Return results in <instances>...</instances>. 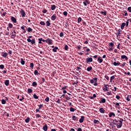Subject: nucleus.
Here are the masks:
<instances>
[{"label":"nucleus","instance_id":"bb28decb","mask_svg":"<svg viewBox=\"0 0 131 131\" xmlns=\"http://www.w3.org/2000/svg\"><path fill=\"white\" fill-rule=\"evenodd\" d=\"M113 65L114 66H119V65H120V62H114Z\"/></svg>","mask_w":131,"mask_h":131},{"label":"nucleus","instance_id":"864d4df0","mask_svg":"<svg viewBox=\"0 0 131 131\" xmlns=\"http://www.w3.org/2000/svg\"><path fill=\"white\" fill-rule=\"evenodd\" d=\"M114 78H115V76H112L111 77V79H110L111 82L112 81V80H113V79H114Z\"/></svg>","mask_w":131,"mask_h":131},{"label":"nucleus","instance_id":"f3484780","mask_svg":"<svg viewBox=\"0 0 131 131\" xmlns=\"http://www.w3.org/2000/svg\"><path fill=\"white\" fill-rule=\"evenodd\" d=\"M4 83L6 86H9V84H10V80H6Z\"/></svg>","mask_w":131,"mask_h":131},{"label":"nucleus","instance_id":"680f3d73","mask_svg":"<svg viewBox=\"0 0 131 131\" xmlns=\"http://www.w3.org/2000/svg\"><path fill=\"white\" fill-rule=\"evenodd\" d=\"M8 54H9V55H12V51L9 50H8Z\"/></svg>","mask_w":131,"mask_h":131},{"label":"nucleus","instance_id":"4be33fe9","mask_svg":"<svg viewBox=\"0 0 131 131\" xmlns=\"http://www.w3.org/2000/svg\"><path fill=\"white\" fill-rule=\"evenodd\" d=\"M43 129L44 131L48 130V125L46 124L43 126Z\"/></svg>","mask_w":131,"mask_h":131},{"label":"nucleus","instance_id":"423d86ee","mask_svg":"<svg viewBox=\"0 0 131 131\" xmlns=\"http://www.w3.org/2000/svg\"><path fill=\"white\" fill-rule=\"evenodd\" d=\"M20 13L21 14V15L23 17H25V15H26L25 14V11L23 9H20Z\"/></svg>","mask_w":131,"mask_h":131},{"label":"nucleus","instance_id":"79ce46f5","mask_svg":"<svg viewBox=\"0 0 131 131\" xmlns=\"http://www.w3.org/2000/svg\"><path fill=\"white\" fill-rule=\"evenodd\" d=\"M8 27L9 28H13V24H12L11 23H9L8 24Z\"/></svg>","mask_w":131,"mask_h":131},{"label":"nucleus","instance_id":"0eeeda50","mask_svg":"<svg viewBox=\"0 0 131 131\" xmlns=\"http://www.w3.org/2000/svg\"><path fill=\"white\" fill-rule=\"evenodd\" d=\"M93 62V58L89 57L86 59V63H90Z\"/></svg>","mask_w":131,"mask_h":131},{"label":"nucleus","instance_id":"0e129e2a","mask_svg":"<svg viewBox=\"0 0 131 131\" xmlns=\"http://www.w3.org/2000/svg\"><path fill=\"white\" fill-rule=\"evenodd\" d=\"M116 98L117 99V100H119V99H120V96H119V95H116Z\"/></svg>","mask_w":131,"mask_h":131},{"label":"nucleus","instance_id":"a878e982","mask_svg":"<svg viewBox=\"0 0 131 131\" xmlns=\"http://www.w3.org/2000/svg\"><path fill=\"white\" fill-rule=\"evenodd\" d=\"M51 9L52 11H54V10H55L56 9V5H51Z\"/></svg>","mask_w":131,"mask_h":131},{"label":"nucleus","instance_id":"e433bc0d","mask_svg":"<svg viewBox=\"0 0 131 131\" xmlns=\"http://www.w3.org/2000/svg\"><path fill=\"white\" fill-rule=\"evenodd\" d=\"M108 46L109 47H111V48H113V47H114V43L110 42L108 43Z\"/></svg>","mask_w":131,"mask_h":131},{"label":"nucleus","instance_id":"3c124183","mask_svg":"<svg viewBox=\"0 0 131 131\" xmlns=\"http://www.w3.org/2000/svg\"><path fill=\"white\" fill-rule=\"evenodd\" d=\"M35 116H36V118H39V117H41V116H40V115H39L38 114H36Z\"/></svg>","mask_w":131,"mask_h":131},{"label":"nucleus","instance_id":"a19ab883","mask_svg":"<svg viewBox=\"0 0 131 131\" xmlns=\"http://www.w3.org/2000/svg\"><path fill=\"white\" fill-rule=\"evenodd\" d=\"M47 12H48V10L46 9H43V10L42 11V13H43V14H46Z\"/></svg>","mask_w":131,"mask_h":131},{"label":"nucleus","instance_id":"4c0bfd02","mask_svg":"<svg viewBox=\"0 0 131 131\" xmlns=\"http://www.w3.org/2000/svg\"><path fill=\"white\" fill-rule=\"evenodd\" d=\"M32 86H36L37 85V83L36 82L34 81L32 84Z\"/></svg>","mask_w":131,"mask_h":131},{"label":"nucleus","instance_id":"6ab92c4d","mask_svg":"<svg viewBox=\"0 0 131 131\" xmlns=\"http://www.w3.org/2000/svg\"><path fill=\"white\" fill-rule=\"evenodd\" d=\"M7 56L8 53L7 52H2V57H4V58H7Z\"/></svg>","mask_w":131,"mask_h":131},{"label":"nucleus","instance_id":"4d7b16f0","mask_svg":"<svg viewBox=\"0 0 131 131\" xmlns=\"http://www.w3.org/2000/svg\"><path fill=\"white\" fill-rule=\"evenodd\" d=\"M125 74L127 75H129V76H131L130 73L129 72H125Z\"/></svg>","mask_w":131,"mask_h":131},{"label":"nucleus","instance_id":"f257e3e1","mask_svg":"<svg viewBox=\"0 0 131 131\" xmlns=\"http://www.w3.org/2000/svg\"><path fill=\"white\" fill-rule=\"evenodd\" d=\"M122 121H123V119L119 118V119L118 120H114L113 123L116 125L118 128H120L122 126Z\"/></svg>","mask_w":131,"mask_h":131},{"label":"nucleus","instance_id":"393cba45","mask_svg":"<svg viewBox=\"0 0 131 131\" xmlns=\"http://www.w3.org/2000/svg\"><path fill=\"white\" fill-rule=\"evenodd\" d=\"M34 67V63L33 62H31L30 64V68H31V69H33Z\"/></svg>","mask_w":131,"mask_h":131},{"label":"nucleus","instance_id":"8fccbe9b","mask_svg":"<svg viewBox=\"0 0 131 131\" xmlns=\"http://www.w3.org/2000/svg\"><path fill=\"white\" fill-rule=\"evenodd\" d=\"M40 25H43V26L46 25V23H45V21H42L40 22Z\"/></svg>","mask_w":131,"mask_h":131},{"label":"nucleus","instance_id":"9b49d317","mask_svg":"<svg viewBox=\"0 0 131 131\" xmlns=\"http://www.w3.org/2000/svg\"><path fill=\"white\" fill-rule=\"evenodd\" d=\"M100 104H102V103H106V99L105 98H101L100 99V101H99Z\"/></svg>","mask_w":131,"mask_h":131},{"label":"nucleus","instance_id":"9d476101","mask_svg":"<svg viewBox=\"0 0 131 131\" xmlns=\"http://www.w3.org/2000/svg\"><path fill=\"white\" fill-rule=\"evenodd\" d=\"M97 61L98 63H102L103 62V59H102V57L101 56H99L97 58Z\"/></svg>","mask_w":131,"mask_h":131},{"label":"nucleus","instance_id":"2f4dec72","mask_svg":"<svg viewBox=\"0 0 131 131\" xmlns=\"http://www.w3.org/2000/svg\"><path fill=\"white\" fill-rule=\"evenodd\" d=\"M1 103H2V105H5V104H6V103H7V101L5 99H2L1 100Z\"/></svg>","mask_w":131,"mask_h":131},{"label":"nucleus","instance_id":"20e7f679","mask_svg":"<svg viewBox=\"0 0 131 131\" xmlns=\"http://www.w3.org/2000/svg\"><path fill=\"white\" fill-rule=\"evenodd\" d=\"M76 70L77 71H79V73L78 72H77L76 73L77 74H78V75H80V74H81V68L79 67H76Z\"/></svg>","mask_w":131,"mask_h":131},{"label":"nucleus","instance_id":"dca6fc26","mask_svg":"<svg viewBox=\"0 0 131 131\" xmlns=\"http://www.w3.org/2000/svg\"><path fill=\"white\" fill-rule=\"evenodd\" d=\"M11 21L14 23H16V22H17V19H16L14 16H11Z\"/></svg>","mask_w":131,"mask_h":131},{"label":"nucleus","instance_id":"e2e57ef3","mask_svg":"<svg viewBox=\"0 0 131 131\" xmlns=\"http://www.w3.org/2000/svg\"><path fill=\"white\" fill-rule=\"evenodd\" d=\"M38 106H39V108H38L40 110V108H41L43 106V104H40V105H38Z\"/></svg>","mask_w":131,"mask_h":131},{"label":"nucleus","instance_id":"39448f33","mask_svg":"<svg viewBox=\"0 0 131 131\" xmlns=\"http://www.w3.org/2000/svg\"><path fill=\"white\" fill-rule=\"evenodd\" d=\"M83 4L84 6H85V7H86V6H88V5H90V4H91V3L90 2V0H85L83 2Z\"/></svg>","mask_w":131,"mask_h":131},{"label":"nucleus","instance_id":"bf43d9fd","mask_svg":"<svg viewBox=\"0 0 131 131\" xmlns=\"http://www.w3.org/2000/svg\"><path fill=\"white\" fill-rule=\"evenodd\" d=\"M3 74H6V73H7V69H5V70H4L3 72H2Z\"/></svg>","mask_w":131,"mask_h":131},{"label":"nucleus","instance_id":"774afa93","mask_svg":"<svg viewBox=\"0 0 131 131\" xmlns=\"http://www.w3.org/2000/svg\"><path fill=\"white\" fill-rule=\"evenodd\" d=\"M105 78H106L107 80H109V76L105 75Z\"/></svg>","mask_w":131,"mask_h":131},{"label":"nucleus","instance_id":"69168bd1","mask_svg":"<svg viewBox=\"0 0 131 131\" xmlns=\"http://www.w3.org/2000/svg\"><path fill=\"white\" fill-rule=\"evenodd\" d=\"M128 21H127H127H126V27H128Z\"/></svg>","mask_w":131,"mask_h":131},{"label":"nucleus","instance_id":"f8f14e48","mask_svg":"<svg viewBox=\"0 0 131 131\" xmlns=\"http://www.w3.org/2000/svg\"><path fill=\"white\" fill-rule=\"evenodd\" d=\"M106 111H105L104 110V107H101L100 108H99V112H100V113H102L103 114H104V113H105Z\"/></svg>","mask_w":131,"mask_h":131},{"label":"nucleus","instance_id":"f704fd0d","mask_svg":"<svg viewBox=\"0 0 131 131\" xmlns=\"http://www.w3.org/2000/svg\"><path fill=\"white\" fill-rule=\"evenodd\" d=\"M93 122H94V123H95V124H98V123H100V121H99V120H96V119H94V120Z\"/></svg>","mask_w":131,"mask_h":131},{"label":"nucleus","instance_id":"7ed1b4c3","mask_svg":"<svg viewBox=\"0 0 131 131\" xmlns=\"http://www.w3.org/2000/svg\"><path fill=\"white\" fill-rule=\"evenodd\" d=\"M104 86H105V88H102V90L104 92H106V91H109L110 89L109 88H107V86H109V84H104Z\"/></svg>","mask_w":131,"mask_h":131},{"label":"nucleus","instance_id":"c03bdc74","mask_svg":"<svg viewBox=\"0 0 131 131\" xmlns=\"http://www.w3.org/2000/svg\"><path fill=\"white\" fill-rule=\"evenodd\" d=\"M45 101L46 102H50V98L49 97H47L46 99H45Z\"/></svg>","mask_w":131,"mask_h":131},{"label":"nucleus","instance_id":"4468645a","mask_svg":"<svg viewBox=\"0 0 131 131\" xmlns=\"http://www.w3.org/2000/svg\"><path fill=\"white\" fill-rule=\"evenodd\" d=\"M25 28H27V27L25 26V25L21 27V29L24 30L23 33H26V30H25Z\"/></svg>","mask_w":131,"mask_h":131},{"label":"nucleus","instance_id":"58836bf2","mask_svg":"<svg viewBox=\"0 0 131 131\" xmlns=\"http://www.w3.org/2000/svg\"><path fill=\"white\" fill-rule=\"evenodd\" d=\"M33 98H34V99H38V96L37 95H36L35 94H34L33 95Z\"/></svg>","mask_w":131,"mask_h":131},{"label":"nucleus","instance_id":"052dcab7","mask_svg":"<svg viewBox=\"0 0 131 131\" xmlns=\"http://www.w3.org/2000/svg\"><path fill=\"white\" fill-rule=\"evenodd\" d=\"M66 100H70V97H68V96L67 95H66Z\"/></svg>","mask_w":131,"mask_h":131},{"label":"nucleus","instance_id":"ddd939ff","mask_svg":"<svg viewBox=\"0 0 131 131\" xmlns=\"http://www.w3.org/2000/svg\"><path fill=\"white\" fill-rule=\"evenodd\" d=\"M83 120H84V116H82L79 120L80 123H82V122H83Z\"/></svg>","mask_w":131,"mask_h":131},{"label":"nucleus","instance_id":"aec40b11","mask_svg":"<svg viewBox=\"0 0 131 131\" xmlns=\"http://www.w3.org/2000/svg\"><path fill=\"white\" fill-rule=\"evenodd\" d=\"M121 59H125V60H126V61H127V60H128V58H127V56L126 55H122Z\"/></svg>","mask_w":131,"mask_h":131},{"label":"nucleus","instance_id":"5701e85b","mask_svg":"<svg viewBox=\"0 0 131 131\" xmlns=\"http://www.w3.org/2000/svg\"><path fill=\"white\" fill-rule=\"evenodd\" d=\"M100 14H102L104 16H106V15H107V12L105 10H104V11H101Z\"/></svg>","mask_w":131,"mask_h":131},{"label":"nucleus","instance_id":"6e6d98bb","mask_svg":"<svg viewBox=\"0 0 131 131\" xmlns=\"http://www.w3.org/2000/svg\"><path fill=\"white\" fill-rule=\"evenodd\" d=\"M123 16H127V11H125L124 13H123Z\"/></svg>","mask_w":131,"mask_h":131},{"label":"nucleus","instance_id":"1a4fd4ad","mask_svg":"<svg viewBox=\"0 0 131 131\" xmlns=\"http://www.w3.org/2000/svg\"><path fill=\"white\" fill-rule=\"evenodd\" d=\"M51 19L52 21H55V20L57 19V15L56 14H54L51 16Z\"/></svg>","mask_w":131,"mask_h":131},{"label":"nucleus","instance_id":"2eb2a0df","mask_svg":"<svg viewBox=\"0 0 131 131\" xmlns=\"http://www.w3.org/2000/svg\"><path fill=\"white\" fill-rule=\"evenodd\" d=\"M109 117H112V116H114V117H115V114L113 112H110L108 114Z\"/></svg>","mask_w":131,"mask_h":131},{"label":"nucleus","instance_id":"ea45409f","mask_svg":"<svg viewBox=\"0 0 131 131\" xmlns=\"http://www.w3.org/2000/svg\"><path fill=\"white\" fill-rule=\"evenodd\" d=\"M68 49H69V47H68V45H65L64 46V50L66 51H68Z\"/></svg>","mask_w":131,"mask_h":131},{"label":"nucleus","instance_id":"6e6552de","mask_svg":"<svg viewBox=\"0 0 131 131\" xmlns=\"http://www.w3.org/2000/svg\"><path fill=\"white\" fill-rule=\"evenodd\" d=\"M47 43H48V45H52L53 43V40L48 38L46 41Z\"/></svg>","mask_w":131,"mask_h":131},{"label":"nucleus","instance_id":"f03ea898","mask_svg":"<svg viewBox=\"0 0 131 131\" xmlns=\"http://www.w3.org/2000/svg\"><path fill=\"white\" fill-rule=\"evenodd\" d=\"M30 38H32V36L28 37V39H27L28 42H31V45H35V39L31 40Z\"/></svg>","mask_w":131,"mask_h":131},{"label":"nucleus","instance_id":"c9c22d12","mask_svg":"<svg viewBox=\"0 0 131 131\" xmlns=\"http://www.w3.org/2000/svg\"><path fill=\"white\" fill-rule=\"evenodd\" d=\"M58 47H55L53 49V52H54V53H56L57 52V50H58Z\"/></svg>","mask_w":131,"mask_h":131},{"label":"nucleus","instance_id":"b1692460","mask_svg":"<svg viewBox=\"0 0 131 131\" xmlns=\"http://www.w3.org/2000/svg\"><path fill=\"white\" fill-rule=\"evenodd\" d=\"M126 25V24L125 23H123L121 25V28L122 30L124 29V26H125Z\"/></svg>","mask_w":131,"mask_h":131},{"label":"nucleus","instance_id":"49530a36","mask_svg":"<svg viewBox=\"0 0 131 131\" xmlns=\"http://www.w3.org/2000/svg\"><path fill=\"white\" fill-rule=\"evenodd\" d=\"M5 68V66L4 64L0 65V69H4Z\"/></svg>","mask_w":131,"mask_h":131},{"label":"nucleus","instance_id":"c85d7f7f","mask_svg":"<svg viewBox=\"0 0 131 131\" xmlns=\"http://www.w3.org/2000/svg\"><path fill=\"white\" fill-rule=\"evenodd\" d=\"M20 63H21V65H25V61H24V60H23V58L20 59Z\"/></svg>","mask_w":131,"mask_h":131},{"label":"nucleus","instance_id":"09e8293b","mask_svg":"<svg viewBox=\"0 0 131 131\" xmlns=\"http://www.w3.org/2000/svg\"><path fill=\"white\" fill-rule=\"evenodd\" d=\"M59 36L60 37H63V36H64V33L63 32H60V33L59 34Z\"/></svg>","mask_w":131,"mask_h":131},{"label":"nucleus","instance_id":"603ef678","mask_svg":"<svg viewBox=\"0 0 131 131\" xmlns=\"http://www.w3.org/2000/svg\"><path fill=\"white\" fill-rule=\"evenodd\" d=\"M63 14L64 15V16H67V15H68V13L67 12V11H64Z\"/></svg>","mask_w":131,"mask_h":131},{"label":"nucleus","instance_id":"7c9ffc66","mask_svg":"<svg viewBox=\"0 0 131 131\" xmlns=\"http://www.w3.org/2000/svg\"><path fill=\"white\" fill-rule=\"evenodd\" d=\"M32 30H33L30 27H29L27 29L28 32H29L30 33L32 32Z\"/></svg>","mask_w":131,"mask_h":131},{"label":"nucleus","instance_id":"72a5a7b5","mask_svg":"<svg viewBox=\"0 0 131 131\" xmlns=\"http://www.w3.org/2000/svg\"><path fill=\"white\" fill-rule=\"evenodd\" d=\"M75 110H76V109H74V108L72 107H71L70 108V111L71 112H74V111H75Z\"/></svg>","mask_w":131,"mask_h":131},{"label":"nucleus","instance_id":"de8ad7c7","mask_svg":"<svg viewBox=\"0 0 131 131\" xmlns=\"http://www.w3.org/2000/svg\"><path fill=\"white\" fill-rule=\"evenodd\" d=\"M34 74H35V75H38V71L35 70L34 71Z\"/></svg>","mask_w":131,"mask_h":131},{"label":"nucleus","instance_id":"412c9836","mask_svg":"<svg viewBox=\"0 0 131 131\" xmlns=\"http://www.w3.org/2000/svg\"><path fill=\"white\" fill-rule=\"evenodd\" d=\"M33 92V90L32 89L29 88L28 89V94H32Z\"/></svg>","mask_w":131,"mask_h":131},{"label":"nucleus","instance_id":"c756f323","mask_svg":"<svg viewBox=\"0 0 131 131\" xmlns=\"http://www.w3.org/2000/svg\"><path fill=\"white\" fill-rule=\"evenodd\" d=\"M25 121L26 122V123H28V122L30 121V118L27 117V119L25 120Z\"/></svg>","mask_w":131,"mask_h":131},{"label":"nucleus","instance_id":"338daca9","mask_svg":"<svg viewBox=\"0 0 131 131\" xmlns=\"http://www.w3.org/2000/svg\"><path fill=\"white\" fill-rule=\"evenodd\" d=\"M77 131H82V129L80 127L77 128Z\"/></svg>","mask_w":131,"mask_h":131},{"label":"nucleus","instance_id":"5fc2aeb1","mask_svg":"<svg viewBox=\"0 0 131 131\" xmlns=\"http://www.w3.org/2000/svg\"><path fill=\"white\" fill-rule=\"evenodd\" d=\"M127 11L129 12V13H131V7H128Z\"/></svg>","mask_w":131,"mask_h":131},{"label":"nucleus","instance_id":"a211bd4d","mask_svg":"<svg viewBox=\"0 0 131 131\" xmlns=\"http://www.w3.org/2000/svg\"><path fill=\"white\" fill-rule=\"evenodd\" d=\"M72 119L74 120V121H78V117H76L75 116H72Z\"/></svg>","mask_w":131,"mask_h":131},{"label":"nucleus","instance_id":"13d9d810","mask_svg":"<svg viewBox=\"0 0 131 131\" xmlns=\"http://www.w3.org/2000/svg\"><path fill=\"white\" fill-rule=\"evenodd\" d=\"M11 35L13 37V38H15V37H16V34H14V33L13 32L11 33Z\"/></svg>","mask_w":131,"mask_h":131},{"label":"nucleus","instance_id":"cd10ccee","mask_svg":"<svg viewBox=\"0 0 131 131\" xmlns=\"http://www.w3.org/2000/svg\"><path fill=\"white\" fill-rule=\"evenodd\" d=\"M46 26L47 27L51 26V23L50 20H47L46 21Z\"/></svg>","mask_w":131,"mask_h":131},{"label":"nucleus","instance_id":"473e14b6","mask_svg":"<svg viewBox=\"0 0 131 131\" xmlns=\"http://www.w3.org/2000/svg\"><path fill=\"white\" fill-rule=\"evenodd\" d=\"M93 69V67L92 66H89L88 68H87V71L90 72Z\"/></svg>","mask_w":131,"mask_h":131},{"label":"nucleus","instance_id":"a18cd8bd","mask_svg":"<svg viewBox=\"0 0 131 131\" xmlns=\"http://www.w3.org/2000/svg\"><path fill=\"white\" fill-rule=\"evenodd\" d=\"M41 79H42V81H41L40 83H43V82H46V79H45V78H42Z\"/></svg>","mask_w":131,"mask_h":131},{"label":"nucleus","instance_id":"37998d69","mask_svg":"<svg viewBox=\"0 0 131 131\" xmlns=\"http://www.w3.org/2000/svg\"><path fill=\"white\" fill-rule=\"evenodd\" d=\"M82 20V19L81 18V17H79L77 20L78 23H79L80 22H81Z\"/></svg>","mask_w":131,"mask_h":131}]
</instances>
